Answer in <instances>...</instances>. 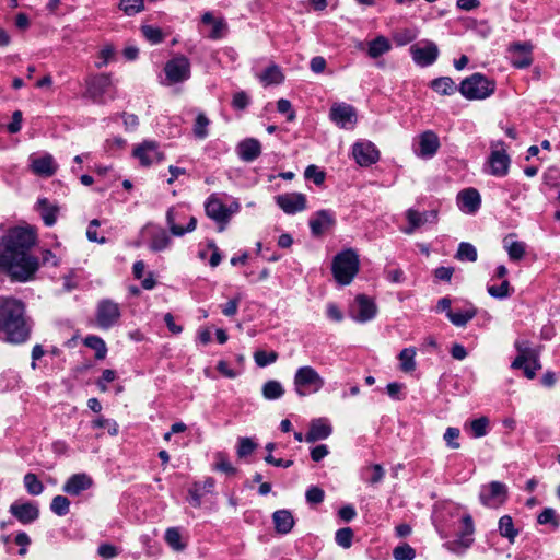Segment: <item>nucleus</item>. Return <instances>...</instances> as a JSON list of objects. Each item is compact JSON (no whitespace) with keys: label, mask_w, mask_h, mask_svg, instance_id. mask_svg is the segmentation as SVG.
Masks as SVG:
<instances>
[{"label":"nucleus","mask_w":560,"mask_h":560,"mask_svg":"<svg viewBox=\"0 0 560 560\" xmlns=\"http://www.w3.org/2000/svg\"><path fill=\"white\" fill-rule=\"evenodd\" d=\"M143 36L151 43L158 44L164 39V34L161 28L151 25H143L141 27Z\"/></svg>","instance_id":"50"},{"label":"nucleus","mask_w":560,"mask_h":560,"mask_svg":"<svg viewBox=\"0 0 560 560\" xmlns=\"http://www.w3.org/2000/svg\"><path fill=\"white\" fill-rule=\"evenodd\" d=\"M170 237L165 231H160L152 237L151 248L153 250H162L170 244Z\"/></svg>","instance_id":"53"},{"label":"nucleus","mask_w":560,"mask_h":560,"mask_svg":"<svg viewBox=\"0 0 560 560\" xmlns=\"http://www.w3.org/2000/svg\"><path fill=\"white\" fill-rule=\"evenodd\" d=\"M233 212V209L228 208L219 198L214 196H211L206 203L207 215L220 224L228 223Z\"/></svg>","instance_id":"11"},{"label":"nucleus","mask_w":560,"mask_h":560,"mask_svg":"<svg viewBox=\"0 0 560 560\" xmlns=\"http://www.w3.org/2000/svg\"><path fill=\"white\" fill-rule=\"evenodd\" d=\"M515 348L518 351V355L513 360L511 368L512 369H521L524 366V364L529 361L532 358L536 357L533 351L530 350L527 342L523 340H516L515 341Z\"/></svg>","instance_id":"26"},{"label":"nucleus","mask_w":560,"mask_h":560,"mask_svg":"<svg viewBox=\"0 0 560 560\" xmlns=\"http://www.w3.org/2000/svg\"><path fill=\"white\" fill-rule=\"evenodd\" d=\"M275 529L278 534H289L294 526V517L289 510H278L272 514Z\"/></svg>","instance_id":"20"},{"label":"nucleus","mask_w":560,"mask_h":560,"mask_svg":"<svg viewBox=\"0 0 560 560\" xmlns=\"http://www.w3.org/2000/svg\"><path fill=\"white\" fill-rule=\"evenodd\" d=\"M329 454V448L325 444L316 445L311 450V458L314 462H319Z\"/></svg>","instance_id":"64"},{"label":"nucleus","mask_w":560,"mask_h":560,"mask_svg":"<svg viewBox=\"0 0 560 560\" xmlns=\"http://www.w3.org/2000/svg\"><path fill=\"white\" fill-rule=\"evenodd\" d=\"M509 288H510L509 281L504 280L499 287H495V285L490 287L488 289V292L492 296L504 298L509 294Z\"/></svg>","instance_id":"63"},{"label":"nucleus","mask_w":560,"mask_h":560,"mask_svg":"<svg viewBox=\"0 0 560 560\" xmlns=\"http://www.w3.org/2000/svg\"><path fill=\"white\" fill-rule=\"evenodd\" d=\"M37 211L39 212L44 223L50 226L57 220L59 207L57 205L50 203L46 198H44L38 200Z\"/></svg>","instance_id":"24"},{"label":"nucleus","mask_w":560,"mask_h":560,"mask_svg":"<svg viewBox=\"0 0 560 560\" xmlns=\"http://www.w3.org/2000/svg\"><path fill=\"white\" fill-rule=\"evenodd\" d=\"M479 499L488 508H499L508 499V488L500 481H492L481 487Z\"/></svg>","instance_id":"7"},{"label":"nucleus","mask_w":560,"mask_h":560,"mask_svg":"<svg viewBox=\"0 0 560 560\" xmlns=\"http://www.w3.org/2000/svg\"><path fill=\"white\" fill-rule=\"evenodd\" d=\"M420 152L419 155L421 156H432L436 153L440 141L438 136L433 131H424L420 136L419 141Z\"/></svg>","instance_id":"21"},{"label":"nucleus","mask_w":560,"mask_h":560,"mask_svg":"<svg viewBox=\"0 0 560 560\" xmlns=\"http://www.w3.org/2000/svg\"><path fill=\"white\" fill-rule=\"evenodd\" d=\"M277 203L287 213H294L306 207V199L302 194H287L277 197Z\"/></svg>","instance_id":"17"},{"label":"nucleus","mask_w":560,"mask_h":560,"mask_svg":"<svg viewBox=\"0 0 560 560\" xmlns=\"http://www.w3.org/2000/svg\"><path fill=\"white\" fill-rule=\"evenodd\" d=\"M353 539V530L350 527H343L336 532L335 540L336 542L345 548L348 549L352 545Z\"/></svg>","instance_id":"46"},{"label":"nucleus","mask_w":560,"mask_h":560,"mask_svg":"<svg viewBox=\"0 0 560 560\" xmlns=\"http://www.w3.org/2000/svg\"><path fill=\"white\" fill-rule=\"evenodd\" d=\"M132 156L138 159L141 166L149 167L154 160L161 162L164 160V153L159 151V144L155 141H143L132 150Z\"/></svg>","instance_id":"8"},{"label":"nucleus","mask_w":560,"mask_h":560,"mask_svg":"<svg viewBox=\"0 0 560 560\" xmlns=\"http://www.w3.org/2000/svg\"><path fill=\"white\" fill-rule=\"evenodd\" d=\"M527 378L533 380L536 375V371L541 369V365L536 357L527 361L522 368Z\"/></svg>","instance_id":"58"},{"label":"nucleus","mask_w":560,"mask_h":560,"mask_svg":"<svg viewBox=\"0 0 560 560\" xmlns=\"http://www.w3.org/2000/svg\"><path fill=\"white\" fill-rule=\"evenodd\" d=\"M50 510L58 516H65L70 511V501L65 495H56L52 498L50 503Z\"/></svg>","instance_id":"39"},{"label":"nucleus","mask_w":560,"mask_h":560,"mask_svg":"<svg viewBox=\"0 0 560 560\" xmlns=\"http://www.w3.org/2000/svg\"><path fill=\"white\" fill-rule=\"evenodd\" d=\"M541 525L550 524L555 529L560 526V517L552 508H545L537 517Z\"/></svg>","instance_id":"40"},{"label":"nucleus","mask_w":560,"mask_h":560,"mask_svg":"<svg viewBox=\"0 0 560 560\" xmlns=\"http://www.w3.org/2000/svg\"><path fill=\"white\" fill-rule=\"evenodd\" d=\"M432 88L442 95H450L455 90L453 80L447 77L433 80Z\"/></svg>","instance_id":"43"},{"label":"nucleus","mask_w":560,"mask_h":560,"mask_svg":"<svg viewBox=\"0 0 560 560\" xmlns=\"http://www.w3.org/2000/svg\"><path fill=\"white\" fill-rule=\"evenodd\" d=\"M31 334V326L25 317H0V339L11 343L25 342Z\"/></svg>","instance_id":"3"},{"label":"nucleus","mask_w":560,"mask_h":560,"mask_svg":"<svg viewBox=\"0 0 560 560\" xmlns=\"http://www.w3.org/2000/svg\"><path fill=\"white\" fill-rule=\"evenodd\" d=\"M164 71L170 82L178 83L189 77L190 62L187 57L178 56L166 62Z\"/></svg>","instance_id":"9"},{"label":"nucleus","mask_w":560,"mask_h":560,"mask_svg":"<svg viewBox=\"0 0 560 560\" xmlns=\"http://www.w3.org/2000/svg\"><path fill=\"white\" fill-rule=\"evenodd\" d=\"M86 91L84 97L96 101L103 96L106 89L110 84V77L108 74H96L90 77L86 82Z\"/></svg>","instance_id":"12"},{"label":"nucleus","mask_w":560,"mask_h":560,"mask_svg":"<svg viewBox=\"0 0 560 560\" xmlns=\"http://www.w3.org/2000/svg\"><path fill=\"white\" fill-rule=\"evenodd\" d=\"M475 533V526L472 517L466 514L462 517V529L456 539L447 541L444 547L455 553H463L474 542L472 535Z\"/></svg>","instance_id":"6"},{"label":"nucleus","mask_w":560,"mask_h":560,"mask_svg":"<svg viewBox=\"0 0 560 560\" xmlns=\"http://www.w3.org/2000/svg\"><path fill=\"white\" fill-rule=\"evenodd\" d=\"M360 260L352 248H347L337 254L331 264L335 280L342 285L349 284L359 272Z\"/></svg>","instance_id":"2"},{"label":"nucleus","mask_w":560,"mask_h":560,"mask_svg":"<svg viewBox=\"0 0 560 560\" xmlns=\"http://www.w3.org/2000/svg\"><path fill=\"white\" fill-rule=\"evenodd\" d=\"M118 8L127 15L144 10V0H120Z\"/></svg>","instance_id":"42"},{"label":"nucleus","mask_w":560,"mask_h":560,"mask_svg":"<svg viewBox=\"0 0 560 560\" xmlns=\"http://www.w3.org/2000/svg\"><path fill=\"white\" fill-rule=\"evenodd\" d=\"M92 427L94 429H107L110 435H116L118 433L117 422L110 419H105L103 417H98L95 420H93Z\"/></svg>","instance_id":"49"},{"label":"nucleus","mask_w":560,"mask_h":560,"mask_svg":"<svg viewBox=\"0 0 560 560\" xmlns=\"http://www.w3.org/2000/svg\"><path fill=\"white\" fill-rule=\"evenodd\" d=\"M15 544L21 547L19 555L25 556L27 553V547L31 544V538L25 532H20L15 536Z\"/></svg>","instance_id":"62"},{"label":"nucleus","mask_w":560,"mask_h":560,"mask_svg":"<svg viewBox=\"0 0 560 560\" xmlns=\"http://www.w3.org/2000/svg\"><path fill=\"white\" fill-rule=\"evenodd\" d=\"M208 125L209 119L203 114H199L196 118V124L194 127L195 136L198 138H203L207 135Z\"/></svg>","instance_id":"57"},{"label":"nucleus","mask_w":560,"mask_h":560,"mask_svg":"<svg viewBox=\"0 0 560 560\" xmlns=\"http://www.w3.org/2000/svg\"><path fill=\"white\" fill-rule=\"evenodd\" d=\"M499 532L503 537H506L511 542L514 541L518 532L514 528L513 520L510 515H503L499 520Z\"/></svg>","instance_id":"35"},{"label":"nucleus","mask_w":560,"mask_h":560,"mask_svg":"<svg viewBox=\"0 0 560 560\" xmlns=\"http://www.w3.org/2000/svg\"><path fill=\"white\" fill-rule=\"evenodd\" d=\"M407 219L409 222V228L406 229L407 233H412L425 222L423 214L412 209L407 211Z\"/></svg>","instance_id":"51"},{"label":"nucleus","mask_w":560,"mask_h":560,"mask_svg":"<svg viewBox=\"0 0 560 560\" xmlns=\"http://www.w3.org/2000/svg\"><path fill=\"white\" fill-rule=\"evenodd\" d=\"M332 432L331 425L325 419H315L311 422L310 430L305 435V441L314 443L327 439Z\"/></svg>","instance_id":"16"},{"label":"nucleus","mask_w":560,"mask_h":560,"mask_svg":"<svg viewBox=\"0 0 560 560\" xmlns=\"http://www.w3.org/2000/svg\"><path fill=\"white\" fill-rule=\"evenodd\" d=\"M413 60L420 66H429L433 63L439 54L438 46L434 43L428 42L424 47L412 45L410 48Z\"/></svg>","instance_id":"15"},{"label":"nucleus","mask_w":560,"mask_h":560,"mask_svg":"<svg viewBox=\"0 0 560 560\" xmlns=\"http://www.w3.org/2000/svg\"><path fill=\"white\" fill-rule=\"evenodd\" d=\"M277 359L278 353L275 351L267 352L265 350H258L254 353L255 363L260 368L275 363Z\"/></svg>","instance_id":"44"},{"label":"nucleus","mask_w":560,"mask_h":560,"mask_svg":"<svg viewBox=\"0 0 560 560\" xmlns=\"http://www.w3.org/2000/svg\"><path fill=\"white\" fill-rule=\"evenodd\" d=\"M262 396L268 400L279 399L284 394V388L279 381L271 380L264 384Z\"/></svg>","instance_id":"30"},{"label":"nucleus","mask_w":560,"mask_h":560,"mask_svg":"<svg viewBox=\"0 0 560 560\" xmlns=\"http://www.w3.org/2000/svg\"><path fill=\"white\" fill-rule=\"evenodd\" d=\"M355 302L359 306L358 315H375L377 312L374 300L365 294H358Z\"/></svg>","instance_id":"33"},{"label":"nucleus","mask_w":560,"mask_h":560,"mask_svg":"<svg viewBox=\"0 0 560 560\" xmlns=\"http://www.w3.org/2000/svg\"><path fill=\"white\" fill-rule=\"evenodd\" d=\"M164 539L166 544L175 551H182L186 545L182 541L179 528L170 527L165 530Z\"/></svg>","instance_id":"31"},{"label":"nucleus","mask_w":560,"mask_h":560,"mask_svg":"<svg viewBox=\"0 0 560 560\" xmlns=\"http://www.w3.org/2000/svg\"><path fill=\"white\" fill-rule=\"evenodd\" d=\"M385 477V469L380 464L368 465L362 469V479L374 486L380 483Z\"/></svg>","instance_id":"27"},{"label":"nucleus","mask_w":560,"mask_h":560,"mask_svg":"<svg viewBox=\"0 0 560 560\" xmlns=\"http://www.w3.org/2000/svg\"><path fill=\"white\" fill-rule=\"evenodd\" d=\"M9 512L21 524H31L39 517V509L36 503L30 501H15L10 505Z\"/></svg>","instance_id":"10"},{"label":"nucleus","mask_w":560,"mask_h":560,"mask_svg":"<svg viewBox=\"0 0 560 560\" xmlns=\"http://www.w3.org/2000/svg\"><path fill=\"white\" fill-rule=\"evenodd\" d=\"M304 176L306 179H312L316 185H322L325 180V173L315 165L307 166Z\"/></svg>","instance_id":"55"},{"label":"nucleus","mask_w":560,"mask_h":560,"mask_svg":"<svg viewBox=\"0 0 560 560\" xmlns=\"http://www.w3.org/2000/svg\"><path fill=\"white\" fill-rule=\"evenodd\" d=\"M389 49V40L384 36H377L370 43L368 52L371 58H378L381 55L388 51Z\"/></svg>","instance_id":"32"},{"label":"nucleus","mask_w":560,"mask_h":560,"mask_svg":"<svg viewBox=\"0 0 560 560\" xmlns=\"http://www.w3.org/2000/svg\"><path fill=\"white\" fill-rule=\"evenodd\" d=\"M238 154L244 161H253L261 153V145L258 140L249 138L237 145Z\"/></svg>","instance_id":"22"},{"label":"nucleus","mask_w":560,"mask_h":560,"mask_svg":"<svg viewBox=\"0 0 560 560\" xmlns=\"http://www.w3.org/2000/svg\"><path fill=\"white\" fill-rule=\"evenodd\" d=\"M25 306L16 299H4L0 302V315H23Z\"/></svg>","instance_id":"29"},{"label":"nucleus","mask_w":560,"mask_h":560,"mask_svg":"<svg viewBox=\"0 0 560 560\" xmlns=\"http://www.w3.org/2000/svg\"><path fill=\"white\" fill-rule=\"evenodd\" d=\"M93 485L92 478L84 474H74L68 478V480L62 486L63 492L70 495H79L83 491L90 489Z\"/></svg>","instance_id":"14"},{"label":"nucleus","mask_w":560,"mask_h":560,"mask_svg":"<svg viewBox=\"0 0 560 560\" xmlns=\"http://www.w3.org/2000/svg\"><path fill=\"white\" fill-rule=\"evenodd\" d=\"M293 383L296 394L303 397L319 392L325 381L314 368L305 365L296 370Z\"/></svg>","instance_id":"5"},{"label":"nucleus","mask_w":560,"mask_h":560,"mask_svg":"<svg viewBox=\"0 0 560 560\" xmlns=\"http://www.w3.org/2000/svg\"><path fill=\"white\" fill-rule=\"evenodd\" d=\"M459 434V429L453 427L447 428L443 436L447 446H450L453 450L459 448V443L457 442Z\"/></svg>","instance_id":"54"},{"label":"nucleus","mask_w":560,"mask_h":560,"mask_svg":"<svg viewBox=\"0 0 560 560\" xmlns=\"http://www.w3.org/2000/svg\"><path fill=\"white\" fill-rule=\"evenodd\" d=\"M489 163L493 175H504L508 172L510 158L504 151H493L490 155Z\"/></svg>","instance_id":"23"},{"label":"nucleus","mask_w":560,"mask_h":560,"mask_svg":"<svg viewBox=\"0 0 560 560\" xmlns=\"http://www.w3.org/2000/svg\"><path fill=\"white\" fill-rule=\"evenodd\" d=\"M395 560H413L416 557L415 549L408 544L399 545L393 550Z\"/></svg>","instance_id":"48"},{"label":"nucleus","mask_w":560,"mask_h":560,"mask_svg":"<svg viewBox=\"0 0 560 560\" xmlns=\"http://www.w3.org/2000/svg\"><path fill=\"white\" fill-rule=\"evenodd\" d=\"M97 553L103 559H113L115 558L119 552L117 547L110 544H101L97 549Z\"/></svg>","instance_id":"60"},{"label":"nucleus","mask_w":560,"mask_h":560,"mask_svg":"<svg viewBox=\"0 0 560 560\" xmlns=\"http://www.w3.org/2000/svg\"><path fill=\"white\" fill-rule=\"evenodd\" d=\"M256 444L249 438H242L238 441L237 455L245 457L254 452Z\"/></svg>","instance_id":"56"},{"label":"nucleus","mask_w":560,"mask_h":560,"mask_svg":"<svg viewBox=\"0 0 560 560\" xmlns=\"http://www.w3.org/2000/svg\"><path fill=\"white\" fill-rule=\"evenodd\" d=\"M37 240L32 226H15L0 238V273L12 281L33 280L39 268L38 257L32 254Z\"/></svg>","instance_id":"1"},{"label":"nucleus","mask_w":560,"mask_h":560,"mask_svg":"<svg viewBox=\"0 0 560 560\" xmlns=\"http://www.w3.org/2000/svg\"><path fill=\"white\" fill-rule=\"evenodd\" d=\"M456 258L459 260H469V261H476L477 260V252L475 247L469 243H460Z\"/></svg>","instance_id":"47"},{"label":"nucleus","mask_w":560,"mask_h":560,"mask_svg":"<svg viewBox=\"0 0 560 560\" xmlns=\"http://www.w3.org/2000/svg\"><path fill=\"white\" fill-rule=\"evenodd\" d=\"M306 501L311 504H319L324 501L325 492L317 486H312L306 490Z\"/></svg>","instance_id":"52"},{"label":"nucleus","mask_w":560,"mask_h":560,"mask_svg":"<svg viewBox=\"0 0 560 560\" xmlns=\"http://www.w3.org/2000/svg\"><path fill=\"white\" fill-rule=\"evenodd\" d=\"M284 79V75L280 71L279 67L276 65L269 66L266 70L260 74V80L266 84L280 83Z\"/></svg>","instance_id":"41"},{"label":"nucleus","mask_w":560,"mask_h":560,"mask_svg":"<svg viewBox=\"0 0 560 560\" xmlns=\"http://www.w3.org/2000/svg\"><path fill=\"white\" fill-rule=\"evenodd\" d=\"M415 348H405L399 353L400 369L404 372H412L416 369Z\"/></svg>","instance_id":"38"},{"label":"nucleus","mask_w":560,"mask_h":560,"mask_svg":"<svg viewBox=\"0 0 560 560\" xmlns=\"http://www.w3.org/2000/svg\"><path fill=\"white\" fill-rule=\"evenodd\" d=\"M24 487L28 494L39 495L44 491V485L33 472H27L23 478Z\"/></svg>","instance_id":"34"},{"label":"nucleus","mask_w":560,"mask_h":560,"mask_svg":"<svg viewBox=\"0 0 560 560\" xmlns=\"http://www.w3.org/2000/svg\"><path fill=\"white\" fill-rule=\"evenodd\" d=\"M458 200L463 202V206L468 212H475L480 206V195L475 188H467L458 194Z\"/></svg>","instance_id":"25"},{"label":"nucleus","mask_w":560,"mask_h":560,"mask_svg":"<svg viewBox=\"0 0 560 560\" xmlns=\"http://www.w3.org/2000/svg\"><path fill=\"white\" fill-rule=\"evenodd\" d=\"M495 82L481 73H475L462 81L459 91L468 100H483L493 94Z\"/></svg>","instance_id":"4"},{"label":"nucleus","mask_w":560,"mask_h":560,"mask_svg":"<svg viewBox=\"0 0 560 560\" xmlns=\"http://www.w3.org/2000/svg\"><path fill=\"white\" fill-rule=\"evenodd\" d=\"M83 343L95 351V358L102 360L105 358L107 348L103 339L97 336H88Z\"/></svg>","instance_id":"36"},{"label":"nucleus","mask_w":560,"mask_h":560,"mask_svg":"<svg viewBox=\"0 0 560 560\" xmlns=\"http://www.w3.org/2000/svg\"><path fill=\"white\" fill-rule=\"evenodd\" d=\"M97 315H119V307L116 303L105 300L100 304Z\"/></svg>","instance_id":"59"},{"label":"nucleus","mask_w":560,"mask_h":560,"mask_svg":"<svg viewBox=\"0 0 560 560\" xmlns=\"http://www.w3.org/2000/svg\"><path fill=\"white\" fill-rule=\"evenodd\" d=\"M525 255V246L520 242H513L509 247V256L513 260H521Z\"/></svg>","instance_id":"61"},{"label":"nucleus","mask_w":560,"mask_h":560,"mask_svg":"<svg viewBox=\"0 0 560 560\" xmlns=\"http://www.w3.org/2000/svg\"><path fill=\"white\" fill-rule=\"evenodd\" d=\"M353 155L361 166H370L376 163L380 159V152L373 143H355L353 147Z\"/></svg>","instance_id":"13"},{"label":"nucleus","mask_w":560,"mask_h":560,"mask_svg":"<svg viewBox=\"0 0 560 560\" xmlns=\"http://www.w3.org/2000/svg\"><path fill=\"white\" fill-rule=\"evenodd\" d=\"M330 118L342 124L352 121L355 118V110L349 105H334L330 110Z\"/></svg>","instance_id":"28"},{"label":"nucleus","mask_w":560,"mask_h":560,"mask_svg":"<svg viewBox=\"0 0 560 560\" xmlns=\"http://www.w3.org/2000/svg\"><path fill=\"white\" fill-rule=\"evenodd\" d=\"M214 459H215V462L213 464L214 470L224 472L230 476L236 474V468L231 464L226 454L219 452L214 455Z\"/></svg>","instance_id":"37"},{"label":"nucleus","mask_w":560,"mask_h":560,"mask_svg":"<svg viewBox=\"0 0 560 560\" xmlns=\"http://www.w3.org/2000/svg\"><path fill=\"white\" fill-rule=\"evenodd\" d=\"M31 170L34 174L44 177H50L55 174L57 166L50 154L34 159L31 163Z\"/></svg>","instance_id":"19"},{"label":"nucleus","mask_w":560,"mask_h":560,"mask_svg":"<svg viewBox=\"0 0 560 560\" xmlns=\"http://www.w3.org/2000/svg\"><path fill=\"white\" fill-rule=\"evenodd\" d=\"M335 225L334 217L326 210L317 212L316 218L310 221L312 234L316 237L322 236L326 231Z\"/></svg>","instance_id":"18"},{"label":"nucleus","mask_w":560,"mask_h":560,"mask_svg":"<svg viewBox=\"0 0 560 560\" xmlns=\"http://www.w3.org/2000/svg\"><path fill=\"white\" fill-rule=\"evenodd\" d=\"M489 419L480 417L470 422V430L474 438H482L488 433Z\"/></svg>","instance_id":"45"}]
</instances>
